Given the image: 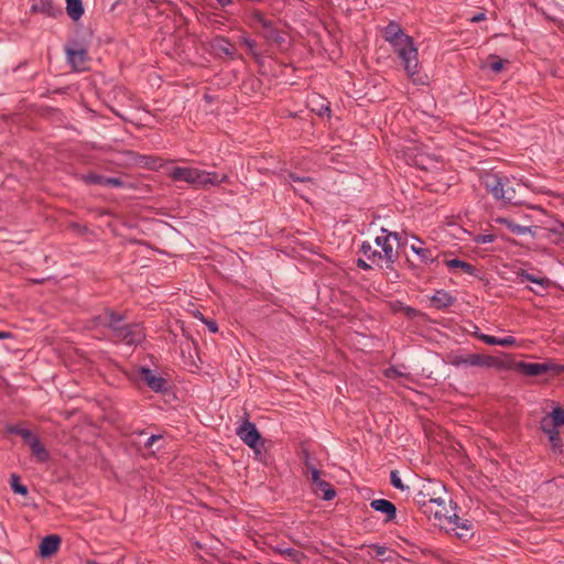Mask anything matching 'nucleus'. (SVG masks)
<instances>
[{"label": "nucleus", "mask_w": 564, "mask_h": 564, "mask_svg": "<svg viewBox=\"0 0 564 564\" xmlns=\"http://www.w3.org/2000/svg\"><path fill=\"white\" fill-rule=\"evenodd\" d=\"M383 39L393 47L394 52L402 61L408 76L414 83H423L419 75L417 48L414 46L413 39L404 33L403 29L395 21H390L382 30Z\"/></svg>", "instance_id": "nucleus-1"}, {"label": "nucleus", "mask_w": 564, "mask_h": 564, "mask_svg": "<svg viewBox=\"0 0 564 564\" xmlns=\"http://www.w3.org/2000/svg\"><path fill=\"white\" fill-rule=\"evenodd\" d=\"M170 176L175 182H186L196 187H206L208 185H218L228 181V176L224 174L218 178L217 173L206 172L195 167H174Z\"/></svg>", "instance_id": "nucleus-2"}, {"label": "nucleus", "mask_w": 564, "mask_h": 564, "mask_svg": "<svg viewBox=\"0 0 564 564\" xmlns=\"http://www.w3.org/2000/svg\"><path fill=\"white\" fill-rule=\"evenodd\" d=\"M248 24L268 43L275 44L279 47L284 43L283 31L278 28L274 20L267 18L260 10H251L248 17Z\"/></svg>", "instance_id": "nucleus-3"}, {"label": "nucleus", "mask_w": 564, "mask_h": 564, "mask_svg": "<svg viewBox=\"0 0 564 564\" xmlns=\"http://www.w3.org/2000/svg\"><path fill=\"white\" fill-rule=\"evenodd\" d=\"M510 181L508 177L499 176L495 173H485L481 176V184L488 193L496 199L511 203L514 198V189L509 187Z\"/></svg>", "instance_id": "nucleus-4"}, {"label": "nucleus", "mask_w": 564, "mask_h": 564, "mask_svg": "<svg viewBox=\"0 0 564 564\" xmlns=\"http://www.w3.org/2000/svg\"><path fill=\"white\" fill-rule=\"evenodd\" d=\"M444 490L445 487L440 481L427 480L422 484L414 500L422 512H431L433 502L445 495Z\"/></svg>", "instance_id": "nucleus-5"}, {"label": "nucleus", "mask_w": 564, "mask_h": 564, "mask_svg": "<svg viewBox=\"0 0 564 564\" xmlns=\"http://www.w3.org/2000/svg\"><path fill=\"white\" fill-rule=\"evenodd\" d=\"M455 507L451 499L441 497L440 500L434 501L431 507V512H423L427 519L433 520L435 525L441 528L447 527L452 523L455 517Z\"/></svg>", "instance_id": "nucleus-6"}, {"label": "nucleus", "mask_w": 564, "mask_h": 564, "mask_svg": "<svg viewBox=\"0 0 564 564\" xmlns=\"http://www.w3.org/2000/svg\"><path fill=\"white\" fill-rule=\"evenodd\" d=\"M446 361L455 367L459 366H492L494 358L491 356H485L479 354H470L466 356L449 354L446 357Z\"/></svg>", "instance_id": "nucleus-7"}, {"label": "nucleus", "mask_w": 564, "mask_h": 564, "mask_svg": "<svg viewBox=\"0 0 564 564\" xmlns=\"http://www.w3.org/2000/svg\"><path fill=\"white\" fill-rule=\"evenodd\" d=\"M381 231L386 236H379L376 238V245L381 247L383 261L386 262V269H393V263L398 259V252L394 251L393 246L390 243V238L393 237L395 240L399 239L397 232H388L387 229L382 228Z\"/></svg>", "instance_id": "nucleus-8"}, {"label": "nucleus", "mask_w": 564, "mask_h": 564, "mask_svg": "<svg viewBox=\"0 0 564 564\" xmlns=\"http://www.w3.org/2000/svg\"><path fill=\"white\" fill-rule=\"evenodd\" d=\"M67 61L76 72H85L89 68L90 57L87 50L75 43L74 47L66 48Z\"/></svg>", "instance_id": "nucleus-9"}, {"label": "nucleus", "mask_w": 564, "mask_h": 564, "mask_svg": "<svg viewBox=\"0 0 564 564\" xmlns=\"http://www.w3.org/2000/svg\"><path fill=\"white\" fill-rule=\"evenodd\" d=\"M237 435L247 444L249 447L253 448L256 454H259L258 444L261 440V435L256 427V424L246 417L243 424L237 429Z\"/></svg>", "instance_id": "nucleus-10"}, {"label": "nucleus", "mask_w": 564, "mask_h": 564, "mask_svg": "<svg viewBox=\"0 0 564 564\" xmlns=\"http://www.w3.org/2000/svg\"><path fill=\"white\" fill-rule=\"evenodd\" d=\"M91 322L97 326L101 325L110 328L115 337L126 325L123 324V317L111 310H106L104 314L94 317Z\"/></svg>", "instance_id": "nucleus-11"}, {"label": "nucleus", "mask_w": 564, "mask_h": 564, "mask_svg": "<svg viewBox=\"0 0 564 564\" xmlns=\"http://www.w3.org/2000/svg\"><path fill=\"white\" fill-rule=\"evenodd\" d=\"M145 337L143 328L139 324H126L117 334L116 338L128 345H138Z\"/></svg>", "instance_id": "nucleus-12"}, {"label": "nucleus", "mask_w": 564, "mask_h": 564, "mask_svg": "<svg viewBox=\"0 0 564 564\" xmlns=\"http://www.w3.org/2000/svg\"><path fill=\"white\" fill-rule=\"evenodd\" d=\"M139 379L155 392H162L166 389L167 381L163 377L156 376L151 369L140 368Z\"/></svg>", "instance_id": "nucleus-13"}, {"label": "nucleus", "mask_w": 564, "mask_h": 564, "mask_svg": "<svg viewBox=\"0 0 564 564\" xmlns=\"http://www.w3.org/2000/svg\"><path fill=\"white\" fill-rule=\"evenodd\" d=\"M311 480L314 486V491L316 494L322 492V498L324 500H332L336 496L335 489L332 487L329 482L321 479V473L317 468H312Z\"/></svg>", "instance_id": "nucleus-14"}, {"label": "nucleus", "mask_w": 564, "mask_h": 564, "mask_svg": "<svg viewBox=\"0 0 564 564\" xmlns=\"http://www.w3.org/2000/svg\"><path fill=\"white\" fill-rule=\"evenodd\" d=\"M541 429L558 430L564 426V409L556 406L541 420Z\"/></svg>", "instance_id": "nucleus-15"}, {"label": "nucleus", "mask_w": 564, "mask_h": 564, "mask_svg": "<svg viewBox=\"0 0 564 564\" xmlns=\"http://www.w3.org/2000/svg\"><path fill=\"white\" fill-rule=\"evenodd\" d=\"M449 525V530L454 531L455 535L460 540L465 541L474 535L471 522L468 520L462 521L457 514H455Z\"/></svg>", "instance_id": "nucleus-16"}, {"label": "nucleus", "mask_w": 564, "mask_h": 564, "mask_svg": "<svg viewBox=\"0 0 564 564\" xmlns=\"http://www.w3.org/2000/svg\"><path fill=\"white\" fill-rule=\"evenodd\" d=\"M61 542V538L56 534H51L43 538L40 543V555L42 557H51L58 551Z\"/></svg>", "instance_id": "nucleus-17"}, {"label": "nucleus", "mask_w": 564, "mask_h": 564, "mask_svg": "<svg viewBox=\"0 0 564 564\" xmlns=\"http://www.w3.org/2000/svg\"><path fill=\"white\" fill-rule=\"evenodd\" d=\"M370 507L381 513L386 514V521H392L397 517L395 506L387 499H375L370 502Z\"/></svg>", "instance_id": "nucleus-18"}, {"label": "nucleus", "mask_w": 564, "mask_h": 564, "mask_svg": "<svg viewBox=\"0 0 564 564\" xmlns=\"http://www.w3.org/2000/svg\"><path fill=\"white\" fill-rule=\"evenodd\" d=\"M32 12H41L48 17L62 14V10L51 0H35L31 7Z\"/></svg>", "instance_id": "nucleus-19"}, {"label": "nucleus", "mask_w": 564, "mask_h": 564, "mask_svg": "<svg viewBox=\"0 0 564 564\" xmlns=\"http://www.w3.org/2000/svg\"><path fill=\"white\" fill-rule=\"evenodd\" d=\"M514 369L524 376L535 377V376L544 375V362L533 364V362L519 361L514 365Z\"/></svg>", "instance_id": "nucleus-20"}, {"label": "nucleus", "mask_w": 564, "mask_h": 564, "mask_svg": "<svg viewBox=\"0 0 564 564\" xmlns=\"http://www.w3.org/2000/svg\"><path fill=\"white\" fill-rule=\"evenodd\" d=\"M85 180L89 184H99L109 187H121L123 185L122 180L119 177H107L98 174H88Z\"/></svg>", "instance_id": "nucleus-21"}, {"label": "nucleus", "mask_w": 564, "mask_h": 564, "mask_svg": "<svg viewBox=\"0 0 564 564\" xmlns=\"http://www.w3.org/2000/svg\"><path fill=\"white\" fill-rule=\"evenodd\" d=\"M414 239L416 243L411 245V250L420 257L421 261L425 263L434 262L436 258L433 256L432 250L429 248H424V242L420 238L414 237Z\"/></svg>", "instance_id": "nucleus-22"}, {"label": "nucleus", "mask_w": 564, "mask_h": 564, "mask_svg": "<svg viewBox=\"0 0 564 564\" xmlns=\"http://www.w3.org/2000/svg\"><path fill=\"white\" fill-rule=\"evenodd\" d=\"M431 301L436 308H446L454 303V299L444 290L436 291Z\"/></svg>", "instance_id": "nucleus-23"}, {"label": "nucleus", "mask_w": 564, "mask_h": 564, "mask_svg": "<svg viewBox=\"0 0 564 564\" xmlns=\"http://www.w3.org/2000/svg\"><path fill=\"white\" fill-rule=\"evenodd\" d=\"M28 445L39 462L43 463L48 459V452L45 449L37 436H35Z\"/></svg>", "instance_id": "nucleus-24"}, {"label": "nucleus", "mask_w": 564, "mask_h": 564, "mask_svg": "<svg viewBox=\"0 0 564 564\" xmlns=\"http://www.w3.org/2000/svg\"><path fill=\"white\" fill-rule=\"evenodd\" d=\"M549 437L553 453H562L563 442L560 430L541 429Z\"/></svg>", "instance_id": "nucleus-25"}, {"label": "nucleus", "mask_w": 564, "mask_h": 564, "mask_svg": "<svg viewBox=\"0 0 564 564\" xmlns=\"http://www.w3.org/2000/svg\"><path fill=\"white\" fill-rule=\"evenodd\" d=\"M274 552H276L281 555H284L285 557L290 558L294 563H301L306 558L305 554L302 551L292 549V547L276 546V547H274Z\"/></svg>", "instance_id": "nucleus-26"}, {"label": "nucleus", "mask_w": 564, "mask_h": 564, "mask_svg": "<svg viewBox=\"0 0 564 564\" xmlns=\"http://www.w3.org/2000/svg\"><path fill=\"white\" fill-rule=\"evenodd\" d=\"M66 11L72 20H79L84 13L82 0H66Z\"/></svg>", "instance_id": "nucleus-27"}, {"label": "nucleus", "mask_w": 564, "mask_h": 564, "mask_svg": "<svg viewBox=\"0 0 564 564\" xmlns=\"http://www.w3.org/2000/svg\"><path fill=\"white\" fill-rule=\"evenodd\" d=\"M444 263L449 269H460L469 275H475L476 271H477V269L473 264L465 262L463 260H459V259L445 260Z\"/></svg>", "instance_id": "nucleus-28"}, {"label": "nucleus", "mask_w": 564, "mask_h": 564, "mask_svg": "<svg viewBox=\"0 0 564 564\" xmlns=\"http://www.w3.org/2000/svg\"><path fill=\"white\" fill-rule=\"evenodd\" d=\"M497 223L505 225L511 232H513L518 236H522V235H525L531 231L530 227L520 226L507 218L499 217V218H497Z\"/></svg>", "instance_id": "nucleus-29"}, {"label": "nucleus", "mask_w": 564, "mask_h": 564, "mask_svg": "<svg viewBox=\"0 0 564 564\" xmlns=\"http://www.w3.org/2000/svg\"><path fill=\"white\" fill-rule=\"evenodd\" d=\"M6 430L10 434L21 436L26 444H29L35 437V435L30 430L20 425H8Z\"/></svg>", "instance_id": "nucleus-30"}, {"label": "nucleus", "mask_w": 564, "mask_h": 564, "mask_svg": "<svg viewBox=\"0 0 564 564\" xmlns=\"http://www.w3.org/2000/svg\"><path fill=\"white\" fill-rule=\"evenodd\" d=\"M214 46L216 50L231 58L235 56V46L226 37H217Z\"/></svg>", "instance_id": "nucleus-31"}, {"label": "nucleus", "mask_w": 564, "mask_h": 564, "mask_svg": "<svg viewBox=\"0 0 564 564\" xmlns=\"http://www.w3.org/2000/svg\"><path fill=\"white\" fill-rule=\"evenodd\" d=\"M544 373L549 375L551 378L558 377L564 373V364L546 360L544 362Z\"/></svg>", "instance_id": "nucleus-32"}, {"label": "nucleus", "mask_w": 564, "mask_h": 564, "mask_svg": "<svg viewBox=\"0 0 564 564\" xmlns=\"http://www.w3.org/2000/svg\"><path fill=\"white\" fill-rule=\"evenodd\" d=\"M241 44H243L248 48V53L256 59L260 58V54L257 52V43L254 40L248 36L240 37Z\"/></svg>", "instance_id": "nucleus-33"}, {"label": "nucleus", "mask_w": 564, "mask_h": 564, "mask_svg": "<svg viewBox=\"0 0 564 564\" xmlns=\"http://www.w3.org/2000/svg\"><path fill=\"white\" fill-rule=\"evenodd\" d=\"M10 485H11L12 490L15 494H20V495H23V496H25L28 494L26 486H24V485H22L20 482V477L18 475H15V474L11 475V477H10Z\"/></svg>", "instance_id": "nucleus-34"}, {"label": "nucleus", "mask_w": 564, "mask_h": 564, "mask_svg": "<svg viewBox=\"0 0 564 564\" xmlns=\"http://www.w3.org/2000/svg\"><path fill=\"white\" fill-rule=\"evenodd\" d=\"M522 276L533 283H536L543 288H547L550 285V280L547 278H538L530 273H523Z\"/></svg>", "instance_id": "nucleus-35"}, {"label": "nucleus", "mask_w": 564, "mask_h": 564, "mask_svg": "<svg viewBox=\"0 0 564 564\" xmlns=\"http://www.w3.org/2000/svg\"><path fill=\"white\" fill-rule=\"evenodd\" d=\"M369 260L373 264H376L380 268H386V262L383 261L382 251H378V250L371 251Z\"/></svg>", "instance_id": "nucleus-36"}, {"label": "nucleus", "mask_w": 564, "mask_h": 564, "mask_svg": "<svg viewBox=\"0 0 564 564\" xmlns=\"http://www.w3.org/2000/svg\"><path fill=\"white\" fill-rule=\"evenodd\" d=\"M390 481L393 487L404 490L406 487L403 485L401 478L399 477V473L397 470H392L390 473Z\"/></svg>", "instance_id": "nucleus-37"}, {"label": "nucleus", "mask_w": 564, "mask_h": 564, "mask_svg": "<svg viewBox=\"0 0 564 564\" xmlns=\"http://www.w3.org/2000/svg\"><path fill=\"white\" fill-rule=\"evenodd\" d=\"M475 336L487 345H498L499 338L482 333H475Z\"/></svg>", "instance_id": "nucleus-38"}, {"label": "nucleus", "mask_w": 564, "mask_h": 564, "mask_svg": "<svg viewBox=\"0 0 564 564\" xmlns=\"http://www.w3.org/2000/svg\"><path fill=\"white\" fill-rule=\"evenodd\" d=\"M490 58L494 59L490 64V68L492 69V72L495 73H499L501 72L502 67H503V62L502 59L498 58L497 56L495 55H490Z\"/></svg>", "instance_id": "nucleus-39"}, {"label": "nucleus", "mask_w": 564, "mask_h": 564, "mask_svg": "<svg viewBox=\"0 0 564 564\" xmlns=\"http://www.w3.org/2000/svg\"><path fill=\"white\" fill-rule=\"evenodd\" d=\"M289 177L293 181V182H297V183H311V184H314V180L310 176H299L294 173H290L289 174Z\"/></svg>", "instance_id": "nucleus-40"}, {"label": "nucleus", "mask_w": 564, "mask_h": 564, "mask_svg": "<svg viewBox=\"0 0 564 564\" xmlns=\"http://www.w3.org/2000/svg\"><path fill=\"white\" fill-rule=\"evenodd\" d=\"M516 343L517 340L513 336H507L505 338H499L498 340V345L503 347L513 346Z\"/></svg>", "instance_id": "nucleus-41"}, {"label": "nucleus", "mask_w": 564, "mask_h": 564, "mask_svg": "<svg viewBox=\"0 0 564 564\" xmlns=\"http://www.w3.org/2000/svg\"><path fill=\"white\" fill-rule=\"evenodd\" d=\"M302 455H303V457H302L303 463H304L306 469L312 474V468H316V467L311 464L308 451L303 449Z\"/></svg>", "instance_id": "nucleus-42"}, {"label": "nucleus", "mask_w": 564, "mask_h": 564, "mask_svg": "<svg viewBox=\"0 0 564 564\" xmlns=\"http://www.w3.org/2000/svg\"><path fill=\"white\" fill-rule=\"evenodd\" d=\"M495 237L492 235H478L475 237L476 243H488L492 242Z\"/></svg>", "instance_id": "nucleus-43"}, {"label": "nucleus", "mask_w": 564, "mask_h": 564, "mask_svg": "<svg viewBox=\"0 0 564 564\" xmlns=\"http://www.w3.org/2000/svg\"><path fill=\"white\" fill-rule=\"evenodd\" d=\"M360 251L368 258L370 259V254H371V251H375V249H372L371 245L367 241H365L362 245H361V248H360Z\"/></svg>", "instance_id": "nucleus-44"}, {"label": "nucleus", "mask_w": 564, "mask_h": 564, "mask_svg": "<svg viewBox=\"0 0 564 564\" xmlns=\"http://www.w3.org/2000/svg\"><path fill=\"white\" fill-rule=\"evenodd\" d=\"M205 324L207 325L208 329L212 332V333H217L218 332V325L215 321H210V319H206L205 321Z\"/></svg>", "instance_id": "nucleus-45"}, {"label": "nucleus", "mask_w": 564, "mask_h": 564, "mask_svg": "<svg viewBox=\"0 0 564 564\" xmlns=\"http://www.w3.org/2000/svg\"><path fill=\"white\" fill-rule=\"evenodd\" d=\"M372 547L375 549L376 554L378 556H383L386 554V552H387V547L382 546V545L375 544V545H372Z\"/></svg>", "instance_id": "nucleus-46"}, {"label": "nucleus", "mask_w": 564, "mask_h": 564, "mask_svg": "<svg viewBox=\"0 0 564 564\" xmlns=\"http://www.w3.org/2000/svg\"><path fill=\"white\" fill-rule=\"evenodd\" d=\"M357 267L362 269V270H370L371 269V265L369 263H367L364 259H358L357 260Z\"/></svg>", "instance_id": "nucleus-47"}, {"label": "nucleus", "mask_w": 564, "mask_h": 564, "mask_svg": "<svg viewBox=\"0 0 564 564\" xmlns=\"http://www.w3.org/2000/svg\"><path fill=\"white\" fill-rule=\"evenodd\" d=\"M405 314H406L408 317L412 318V317H415L419 314V312L415 308L406 307L405 308Z\"/></svg>", "instance_id": "nucleus-48"}, {"label": "nucleus", "mask_w": 564, "mask_h": 564, "mask_svg": "<svg viewBox=\"0 0 564 564\" xmlns=\"http://www.w3.org/2000/svg\"><path fill=\"white\" fill-rule=\"evenodd\" d=\"M159 438H161V436H160V435H152V436H150V437L148 438L147 443H145V447H150V446H152V444H153L156 440H159Z\"/></svg>", "instance_id": "nucleus-49"}, {"label": "nucleus", "mask_w": 564, "mask_h": 564, "mask_svg": "<svg viewBox=\"0 0 564 564\" xmlns=\"http://www.w3.org/2000/svg\"><path fill=\"white\" fill-rule=\"evenodd\" d=\"M485 19H486L485 13H478V14L474 15V17L470 19V21H471V22H480V21H482V20H485Z\"/></svg>", "instance_id": "nucleus-50"}, {"label": "nucleus", "mask_w": 564, "mask_h": 564, "mask_svg": "<svg viewBox=\"0 0 564 564\" xmlns=\"http://www.w3.org/2000/svg\"><path fill=\"white\" fill-rule=\"evenodd\" d=\"M12 337H13V334L10 332H0V339H8V338H12Z\"/></svg>", "instance_id": "nucleus-51"}, {"label": "nucleus", "mask_w": 564, "mask_h": 564, "mask_svg": "<svg viewBox=\"0 0 564 564\" xmlns=\"http://www.w3.org/2000/svg\"><path fill=\"white\" fill-rule=\"evenodd\" d=\"M293 191H294L295 193H297L302 198H304V199H306V200H307V196H306V194L304 193V191H301V188H299V187H293Z\"/></svg>", "instance_id": "nucleus-52"}, {"label": "nucleus", "mask_w": 564, "mask_h": 564, "mask_svg": "<svg viewBox=\"0 0 564 564\" xmlns=\"http://www.w3.org/2000/svg\"><path fill=\"white\" fill-rule=\"evenodd\" d=\"M194 316H195L196 318H198L199 321H202L203 323H205V321L207 319V318H205V316H204L200 312H198V311H197V312H194Z\"/></svg>", "instance_id": "nucleus-53"}, {"label": "nucleus", "mask_w": 564, "mask_h": 564, "mask_svg": "<svg viewBox=\"0 0 564 564\" xmlns=\"http://www.w3.org/2000/svg\"><path fill=\"white\" fill-rule=\"evenodd\" d=\"M330 112V109L328 106H325V107H322L318 115L319 116H323L324 113H329Z\"/></svg>", "instance_id": "nucleus-54"}, {"label": "nucleus", "mask_w": 564, "mask_h": 564, "mask_svg": "<svg viewBox=\"0 0 564 564\" xmlns=\"http://www.w3.org/2000/svg\"><path fill=\"white\" fill-rule=\"evenodd\" d=\"M218 3L224 8V7H227L229 4H231V0H217Z\"/></svg>", "instance_id": "nucleus-55"}]
</instances>
